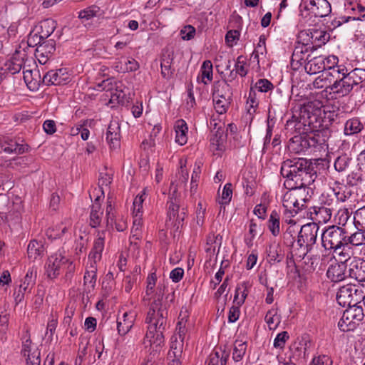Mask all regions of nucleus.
I'll use <instances>...</instances> for the list:
<instances>
[{
    "label": "nucleus",
    "mask_w": 365,
    "mask_h": 365,
    "mask_svg": "<svg viewBox=\"0 0 365 365\" xmlns=\"http://www.w3.org/2000/svg\"><path fill=\"white\" fill-rule=\"evenodd\" d=\"M317 166L303 158L287 159L282 163L280 173L285 179L284 185L289 190H296L312 184L317 177Z\"/></svg>",
    "instance_id": "f257e3e1"
},
{
    "label": "nucleus",
    "mask_w": 365,
    "mask_h": 365,
    "mask_svg": "<svg viewBox=\"0 0 365 365\" xmlns=\"http://www.w3.org/2000/svg\"><path fill=\"white\" fill-rule=\"evenodd\" d=\"M322 109L314 102H309L300 108L299 118L294 115L287 121V131L304 132L309 134L320 133L328 140V130L320 129L323 125Z\"/></svg>",
    "instance_id": "f03ea898"
},
{
    "label": "nucleus",
    "mask_w": 365,
    "mask_h": 365,
    "mask_svg": "<svg viewBox=\"0 0 365 365\" xmlns=\"http://www.w3.org/2000/svg\"><path fill=\"white\" fill-rule=\"evenodd\" d=\"M167 317L168 311L162 307L161 299L158 298L150 304L145 319L148 327L145 339L155 351L164 344L163 333L167 324Z\"/></svg>",
    "instance_id": "7ed1b4c3"
},
{
    "label": "nucleus",
    "mask_w": 365,
    "mask_h": 365,
    "mask_svg": "<svg viewBox=\"0 0 365 365\" xmlns=\"http://www.w3.org/2000/svg\"><path fill=\"white\" fill-rule=\"evenodd\" d=\"M294 135L288 141L287 148L291 153L299 154L311 148H322L325 143V137L320 133L309 134L304 132L287 131Z\"/></svg>",
    "instance_id": "20e7f679"
},
{
    "label": "nucleus",
    "mask_w": 365,
    "mask_h": 365,
    "mask_svg": "<svg viewBox=\"0 0 365 365\" xmlns=\"http://www.w3.org/2000/svg\"><path fill=\"white\" fill-rule=\"evenodd\" d=\"M334 89L343 96L365 91V69L356 68L336 81Z\"/></svg>",
    "instance_id": "39448f33"
},
{
    "label": "nucleus",
    "mask_w": 365,
    "mask_h": 365,
    "mask_svg": "<svg viewBox=\"0 0 365 365\" xmlns=\"http://www.w3.org/2000/svg\"><path fill=\"white\" fill-rule=\"evenodd\" d=\"M231 86L225 80L215 81L212 87V98L215 109L219 114L227 112L232 101Z\"/></svg>",
    "instance_id": "423d86ee"
},
{
    "label": "nucleus",
    "mask_w": 365,
    "mask_h": 365,
    "mask_svg": "<svg viewBox=\"0 0 365 365\" xmlns=\"http://www.w3.org/2000/svg\"><path fill=\"white\" fill-rule=\"evenodd\" d=\"M346 232L342 227L330 226L324 230L322 234V242L326 250H334L337 252L342 247L346 245Z\"/></svg>",
    "instance_id": "0eeeda50"
},
{
    "label": "nucleus",
    "mask_w": 365,
    "mask_h": 365,
    "mask_svg": "<svg viewBox=\"0 0 365 365\" xmlns=\"http://www.w3.org/2000/svg\"><path fill=\"white\" fill-rule=\"evenodd\" d=\"M365 312L362 306L354 304L344 311L338 322L339 329L345 332L354 330L362 322Z\"/></svg>",
    "instance_id": "6e6552de"
},
{
    "label": "nucleus",
    "mask_w": 365,
    "mask_h": 365,
    "mask_svg": "<svg viewBox=\"0 0 365 365\" xmlns=\"http://www.w3.org/2000/svg\"><path fill=\"white\" fill-rule=\"evenodd\" d=\"M346 69L342 68L341 69L339 66H330L327 71H324L322 75L318 76L313 82V86L316 88H322L326 86L327 81H329L331 83V79H329V77H333L335 78L334 83L329 86L330 90L333 93L336 94L339 97H344L345 96L339 94L338 92L334 89V86L336 83V81H339V79H341L343 76H346L348 73Z\"/></svg>",
    "instance_id": "1a4fd4ad"
},
{
    "label": "nucleus",
    "mask_w": 365,
    "mask_h": 365,
    "mask_svg": "<svg viewBox=\"0 0 365 365\" xmlns=\"http://www.w3.org/2000/svg\"><path fill=\"white\" fill-rule=\"evenodd\" d=\"M68 265L69 272L74 269L72 262L63 256L61 252H56L50 256L46 264V273L50 279L56 278L60 274V269L63 266Z\"/></svg>",
    "instance_id": "9d476101"
},
{
    "label": "nucleus",
    "mask_w": 365,
    "mask_h": 365,
    "mask_svg": "<svg viewBox=\"0 0 365 365\" xmlns=\"http://www.w3.org/2000/svg\"><path fill=\"white\" fill-rule=\"evenodd\" d=\"M330 34L321 29H309L302 31L298 36V39L305 43H309L312 50H315L317 47H321L329 41Z\"/></svg>",
    "instance_id": "9b49d317"
},
{
    "label": "nucleus",
    "mask_w": 365,
    "mask_h": 365,
    "mask_svg": "<svg viewBox=\"0 0 365 365\" xmlns=\"http://www.w3.org/2000/svg\"><path fill=\"white\" fill-rule=\"evenodd\" d=\"M311 51L309 43L298 39L291 58V67L293 70L297 71L302 66L304 67L311 56L309 53Z\"/></svg>",
    "instance_id": "f8f14e48"
},
{
    "label": "nucleus",
    "mask_w": 365,
    "mask_h": 365,
    "mask_svg": "<svg viewBox=\"0 0 365 365\" xmlns=\"http://www.w3.org/2000/svg\"><path fill=\"white\" fill-rule=\"evenodd\" d=\"M319 227L317 222H309L302 225L297 235V245H305L306 247L312 248L316 243Z\"/></svg>",
    "instance_id": "ddd939ff"
},
{
    "label": "nucleus",
    "mask_w": 365,
    "mask_h": 365,
    "mask_svg": "<svg viewBox=\"0 0 365 365\" xmlns=\"http://www.w3.org/2000/svg\"><path fill=\"white\" fill-rule=\"evenodd\" d=\"M339 255L342 257L340 258L341 262H334L331 264L327 272V277L333 282H341L347 277L346 268L348 267L349 262H346L345 259H347L349 256L345 254L343 250L339 252Z\"/></svg>",
    "instance_id": "4468645a"
},
{
    "label": "nucleus",
    "mask_w": 365,
    "mask_h": 365,
    "mask_svg": "<svg viewBox=\"0 0 365 365\" xmlns=\"http://www.w3.org/2000/svg\"><path fill=\"white\" fill-rule=\"evenodd\" d=\"M345 261L349 262V276L359 282H365V260L356 257H348Z\"/></svg>",
    "instance_id": "2eb2a0df"
},
{
    "label": "nucleus",
    "mask_w": 365,
    "mask_h": 365,
    "mask_svg": "<svg viewBox=\"0 0 365 365\" xmlns=\"http://www.w3.org/2000/svg\"><path fill=\"white\" fill-rule=\"evenodd\" d=\"M358 289L352 285L348 284L346 286L341 287L336 294V301L341 307H348L358 304L356 293Z\"/></svg>",
    "instance_id": "dca6fc26"
},
{
    "label": "nucleus",
    "mask_w": 365,
    "mask_h": 365,
    "mask_svg": "<svg viewBox=\"0 0 365 365\" xmlns=\"http://www.w3.org/2000/svg\"><path fill=\"white\" fill-rule=\"evenodd\" d=\"M305 9L315 17L320 18L328 16L331 11V4L327 0H311Z\"/></svg>",
    "instance_id": "f3484780"
},
{
    "label": "nucleus",
    "mask_w": 365,
    "mask_h": 365,
    "mask_svg": "<svg viewBox=\"0 0 365 365\" xmlns=\"http://www.w3.org/2000/svg\"><path fill=\"white\" fill-rule=\"evenodd\" d=\"M69 76L64 68L51 70L43 78V82L47 86L66 84Z\"/></svg>",
    "instance_id": "a211bd4d"
},
{
    "label": "nucleus",
    "mask_w": 365,
    "mask_h": 365,
    "mask_svg": "<svg viewBox=\"0 0 365 365\" xmlns=\"http://www.w3.org/2000/svg\"><path fill=\"white\" fill-rule=\"evenodd\" d=\"M136 314L133 312H125L122 317L117 318V330L120 336H125L132 329Z\"/></svg>",
    "instance_id": "6ab92c4d"
},
{
    "label": "nucleus",
    "mask_w": 365,
    "mask_h": 365,
    "mask_svg": "<svg viewBox=\"0 0 365 365\" xmlns=\"http://www.w3.org/2000/svg\"><path fill=\"white\" fill-rule=\"evenodd\" d=\"M120 128L117 121H111L106 132V140L110 148L120 146Z\"/></svg>",
    "instance_id": "aec40b11"
},
{
    "label": "nucleus",
    "mask_w": 365,
    "mask_h": 365,
    "mask_svg": "<svg viewBox=\"0 0 365 365\" xmlns=\"http://www.w3.org/2000/svg\"><path fill=\"white\" fill-rule=\"evenodd\" d=\"M21 46L16 49L14 54L11 58L6 61L4 67L1 68V71H4V73H10L11 74H15L19 73L23 66V58L19 56Z\"/></svg>",
    "instance_id": "412c9836"
},
{
    "label": "nucleus",
    "mask_w": 365,
    "mask_h": 365,
    "mask_svg": "<svg viewBox=\"0 0 365 365\" xmlns=\"http://www.w3.org/2000/svg\"><path fill=\"white\" fill-rule=\"evenodd\" d=\"M313 211L309 212V218L313 221L312 222H317V225L319 223H325L328 222L331 217V212L329 208L327 207H311Z\"/></svg>",
    "instance_id": "4be33fe9"
},
{
    "label": "nucleus",
    "mask_w": 365,
    "mask_h": 365,
    "mask_svg": "<svg viewBox=\"0 0 365 365\" xmlns=\"http://www.w3.org/2000/svg\"><path fill=\"white\" fill-rule=\"evenodd\" d=\"M325 58L322 56H319L309 58L307 63L304 65V70L308 74H316L320 72L327 71L325 68Z\"/></svg>",
    "instance_id": "5701e85b"
},
{
    "label": "nucleus",
    "mask_w": 365,
    "mask_h": 365,
    "mask_svg": "<svg viewBox=\"0 0 365 365\" xmlns=\"http://www.w3.org/2000/svg\"><path fill=\"white\" fill-rule=\"evenodd\" d=\"M41 81L39 71L36 68L24 70V83L31 91L38 89Z\"/></svg>",
    "instance_id": "b1692460"
},
{
    "label": "nucleus",
    "mask_w": 365,
    "mask_h": 365,
    "mask_svg": "<svg viewBox=\"0 0 365 365\" xmlns=\"http://www.w3.org/2000/svg\"><path fill=\"white\" fill-rule=\"evenodd\" d=\"M174 59L173 51L166 50L162 55L160 61L161 74L163 78H168L173 74L175 71L172 68V63Z\"/></svg>",
    "instance_id": "393cba45"
},
{
    "label": "nucleus",
    "mask_w": 365,
    "mask_h": 365,
    "mask_svg": "<svg viewBox=\"0 0 365 365\" xmlns=\"http://www.w3.org/2000/svg\"><path fill=\"white\" fill-rule=\"evenodd\" d=\"M28 352L26 364L27 365H40V351L35 345L31 344L29 339L24 342V356Z\"/></svg>",
    "instance_id": "a878e982"
},
{
    "label": "nucleus",
    "mask_w": 365,
    "mask_h": 365,
    "mask_svg": "<svg viewBox=\"0 0 365 365\" xmlns=\"http://www.w3.org/2000/svg\"><path fill=\"white\" fill-rule=\"evenodd\" d=\"M56 21L52 19L41 21L38 25L34 26V30L40 34L44 39L48 38L56 28Z\"/></svg>",
    "instance_id": "bb28decb"
},
{
    "label": "nucleus",
    "mask_w": 365,
    "mask_h": 365,
    "mask_svg": "<svg viewBox=\"0 0 365 365\" xmlns=\"http://www.w3.org/2000/svg\"><path fill=\"white\" fill-rule=\"evenodd\" d=\"M227 135L222 128H218L215 135L211 138V145L217 151L222 152L225 150Z\"/></svg>",
    "instance_id": "cd10ccee"
},
{
    "label": "nucleus",
    "mask_w": 365,
    "mask_h": 365,
    "mask_svg": "<svg viewBox=\"0 0 365 365\" xmlns=\"http://www.w3.org/2000/svg\"><path fill=\"white\" fill-rule=\"evenodd\" d=\"M175 130L176 143L180 145H185L187 140V133L188 130L186 122L182 119L178 120L175 125Z\"/></svg>",
    "instance_id": "c85d7f7f"
},
{
    "label": "nucleus",
    "mask_w": 365,
    "mask_h": 365,
    "mask_svg": "<svg viewBox=\"0 0 365 365\" xmlns=\"http://www.w3.org/2000/svg\"><path fill=\"white\" fill-rule=\"evenodd\" d=\"M364 128V125L358 118H352L346 120L344 124V133L346 135L358 134Z\"/></svg>",
    "instance_id": "c756f323"
},
{
    "label": "nucleus",
    "mask_w": 365,
    "mask_h": 365,
    "mask_svg": "<svg viewBox=\"0 0 365 365\" xmlns=\"http://www.w3.org/2000/svg\"><path fill=\"white\" fill-rule=\"evenodd\" d=\"M249 282H243L238 284L235 289V293L234 296V303L238 307L242 306L248 294L247 287Z\"/></svg>",
    "instance_id": "7c9ffc66"
},
{
    "label": "nucleus",
    "mask_w": 365,
    "mask_h": 365,
    "mask_svg": "<svg viewBox=\"0 0 365 365\" xmlns=\"http://www.w3.org/2000/svg\"><path fill=\"white\" fill-rule=\"evenodd\" d=\"M352 163V158L350 155L343 153L339 155L334 161V169L339 173H344L347 170L351 163Z\"/></svg>",
    "instance_id": "2f4dec72"
},
{
    "label": "nucleus",
    "mask_w": 365,
    "mask_h": 365,
    "mask_svg": "<svg viewBox=\"0 0 365 365\" xmlns=\"http://www.w3.org/2000/svg\"><path fill=\"white\" fill-rule=\"evenodd\" d=\"M71 226L70 220H66L62 222L61 225L56 226L55 228H49L46 231V235L51 238H59L63 236L67 231L68 227Z\"/></svg>",
    "instance_id": "473e14b6"
},
{
    "label": "nucleus",
    "mask_w": 365,
    "mask_h": 365,
    "mask_svg": "<svg viewBox=\"0 0 365 365\" xmlns=\"http://www.w3.org/2000/svg\"><path fill=\"white\" fill-rule=\"evenodd\" d=\"M104 249V237L100 236L94 242L93 247L88 255V260L99 262Z\"/></svg>",
    "instance_id": "72a5a7b5"
},
{
    "label": "nucleus",
    "mask_w": 365,
    "mask_h": 365,
    "mask_svg": "<svg viewBox=\"0 0 365 365\" xmlns=\"http://www.w3.org/2000/svg\"><path fill=\"white\" fill-rule=\"evenodd\" d=\"M104 217V210L102 207H92L90 213V225L96 228L101 225Z\"/></svg>",
    "instance_id": "f704fd0d"
},
{
    "label": "nucleus",
    "mask_w": 365,
    "mask_h": 365,
    "mask_svg": "<svg viewBox=\"0 0 365 365\" xmlns=\"http://www.w3.org/2000/svg\"><path fill=\"white\" fill-rule=\"evenodd\" d=\"M101 15V9L96 5H92L78 12V18L83 21H88L95 16Z\"/></svg>",
    "instance_id": "c9c22d12"
},
{
    "label": "nucleus",
    "mask_w": 365,
    "mask_h": 365,
    "mask_svg": "<svg viewBox=\"0 0 365 365\" xmlns=\"http://www.w3.org/2000/svg\"><path fill=\"white\" fill-rule=\"evenodd\" d=\"M267 257L270 262H279L283 259V254L279 245L271 244L267 248Z\"/></svg>",
    "instance_id": "e433bc0d"
},
{
    "label": "nucleus",
    "mask_w": 365,
    "mask_h": 365,
    "mask_svg": "<svg viewBox=\"0 0 365 365\" xmlns=\"http://www.w3.org/2000/svg\"><path fill=\"white\" fill-rule=\"evenodd\" d=\"M36 51L41 52L43 56L45 55L47 58H49V55L53 54L56 51V41L53 39H44Z\"/></svg>",
    "instance_id": "4c0bfd02"
},
{
    "label": "nucleus",
    "mask_w": 365,
    "mask_h": 365,
    "mask_svg": "<svg viewBox=\"0 0 365 365\" xmlns=\"http://www.w3.org/2000/svg\"><path fill=\"white\" fill-rule=\"evenodd\" d=\"M279 215L276 211H272L268 220L267 226L274 236H277L280 232Z\"/></svg>",
    "instance_id": "58836bf2"
},
{
    "label": "nucleus",
    "mask_w": 365,
    "mask_h": 365,
    "mask_svg": "<svg viewBox=\"0 0 365 365\" xmlns=\"http://www.w3.org/2000/svg\"><path fill=\"white\" fill-rule=\"evenodd\" d=\"M43 252V245L41 242L32 240L28 245L27 253L29 259L35 260Z\"/></svg>",
    "instance_id": "ea45409f"
},
{
    "label": "nucleus",
    "mask_w": 365,
    "mask_h": 365,
    "mask_svg": "<svg viewBox=\"0 0 365 365\" xmlns=\"http://www.w3.org/2000/svg\"><path fill=\"white\" fill-rule=\"evenodd\" d=\"M247 344L241 341H235L234 344L232 359L235 361H241L246 353Z\"/></svg>",
    "instance_id": "a19ab883"
},
{
    "label": "nucleus",
    "mask_w": 365,
    "mask_h": 365,
    "mask_svg": "<svg viewBox=\"0 0 365 365\" xmlns=\"http://www.w3.org/2000/svg\"><path fill=\"white\" fill-rule=\"evenodd\" d=\"M346 245L351 244L354 246H359L364 244V227L350 236L346 235Z\"/></svg>",
    "instance_id": "79ce46f5"
},
{
    "label": "nucleus",
    "mask_w": 365,
    "mask_h": 365,
    "mask_svg": "<svg viewBox=\"0 0 365 365\" xmlns=\"http://www.w3.org/2000/svg\"><path fill=\"white\" fill-rule=\"evenodd\" d=\"M361 171L362 170H359V168H358L348 174L346 180V184L350 186H354L362 183L364 180L362 178Z\"/></svg>",
    "instance_id": "37998d69"
},
{
    "label": "nucleus",
    "mask_w": 365,
    "mask_h": 365,
    "mask_svg": "<svg viewBox=\"0 0 365 365\" xmlns=\"http://www.w3.org/2000/svg\"><path fill=\"white\" fill-rule=\"evenodd\" d=\"M37 276V268L33 266L31 268H29L27 271L26 276L24 277V284H27V287H24V291H26L29 287L32 288L35 284Z\"/></svg>",
    "instance_id": "c03bdc74"
},
{
    "label": "nucleus",
    "mask_w": 365,
    "mask_h": 365,
    "mask_svg": "<svg viewBox=\"0 0 365 365\" xmlns=\"http://www.w3.org/2000/svg\"><path fill=\"white\" fill-rule=\"evenodd\" d=\"M97 274L94 272H86L83 277V284L88 292L93 290L96 284Z\"/></svg>",
    "instance_id": "a18cd8bd"
},
{
    "label": "nucleus",
    "mask_w": 365,
    "mask_h": 365,
    "mask_svg": "<svg viewBox=\"0 0 365 365\" xmlns=\"http://www.w3.org/2000/svg\"><path fill=\"white\" fill-rule=\"evenodd\" d=\"M44 40L43 37L41 36L40 34L34 30H31L27 38V45L29 47L34 48L35 46H39L40 43Z\"/></svg>",
    "instance_id": "49530a36"
},
{
    "label": "nucleus",
    "mask_w": 365,
    "mask_h": 365,
    "mask_svg": "<svg viewBox=\"0 0 365 365\" xmlns=\"http://www.w3.org/2000/svg\"><path fill=\"white\" fill-rule=\"evenodd\" d=\"M328 197H330L329 200H327L324 202V205H331L334 203L344 202L346 201V195L344 192H335L334 190L331 191V194L328 195Z\"/></svg>",
    "instance_id": "de8ad7c7"
},
{
    "label": "nucleus",
    "mask_w": 365,
    "mask_h": 365,
    "mask_svg": "<svg viewBox=\"0 0 365 365\" xmlns=\"http://www.w3.org/2000/svg\"><path fill=\"white\" fill-rule=\"evenodd\" d=\"M232 197V185L231 183H226L223 187L221 200L219 202L222 205L228 204Z\"/></svg>",
    "instance_id": "09e8293b"
},
{
    "label": "nucleus",
    "mask_w": 365,
    "mask_h": 365,
    "mask_svg": "<svg viewBox=\"0 0 365 365\" xmlns=\"http://www.w3.org/2000/svg\"><path fill=\"white\" fill-rule=\"evenodd\" d=\"M202 81L205 84H207V82L204 81V78H207L208 81H212V64L210 61H205L202 63Z\"/></svg>",
    "instance_id": "8fccbe9b"
},
{
    "label": "nucleus",
    "mask_w": 365,
    "mask_h": 365,
    "mask_svg": "<svg viewBox=\"0 0 365 365\" xmlns=\"http://www.w3.org/2000/svg\"><path fill=\"white\" fill-rule=\"evenodd\" d=\"M228 356L227 355L225 358L220 357L218 352H214L210 354L208 359L206 361L207 365H226Z\"/></svg>",
    "instance_id": "3c124183"
},
{
    "label": "nucleus",
    "mask_w": 365,
    "mask_h": 365,
    "mask_svg": "<svg viewBox=\"0 0 365 365\" xmlns=\"http://www.w3.org/2000/svg\"><path fill=\"white\" fill-rule=\"evenodd\" d=\"M242 185L245 190V194L246 195L252 196L254 195L257 186V183L255 180L244 178L242 181Z\"/></svg>",
    "instance_id": "603ef678"
},
{
    "label": "nucleus",
    "mask_w": 365,
    "mask_h": 365,
    "mask_svg": "<svg viewBox=\"0 0 365 365\" xmlns=\"http://www.w3.org/2000/svg\"><path fill=\"white\" fill-rule=\"evenodd\" d=\"M309 365H333V361L329 356L322 354L314 357Z\"/></svg>",
    "instance_id": "864d4df0"
},
{
    "label": "nucleus",
    "mask_w": 365,
    "mask_h": 365,
    "mask_svg": "<svg viewBox=\"0 0 365 365\" xmlns=\"http://www.w3.org/2000/svg\"><path fill=\"white\" fill-rule=\"evenodd\" d=\"M264 53H266L265 36L262 35L259 37L257 46L252 53V56H254L255 58H258L259 55H264Z\"/></svg>",
    "instance_id": "5fc2aeb1"
},
{
    "label": "nucleus",
    "mask_w": 365,
    "mask_h": 365,
    "mask_svg": "<svg viewBox=\"0 0 365 365\" xmlns=\"http://www.w3.org/2000/svg\"><path fill=\"white\" fill-rule=\"evenodd\" d=\"M255 87L259 91L264 93L268 92L269 91H271L274 88L273 84L265 78L258 80L255 83Z\"/></svg>",
    "instance_id": "6e6d98bb"
},
{
    "label": "nucleus",
    "mask_w": 365,
    "mask_h": 365,
    "mask_svg": "<svg viewBox=\"0 0 365 365\" xmlns=\"http://www.w3.org/2000/svg\"><path fill=\"white\" fill-rule=\"evenodd\" d=\"M247 106H249L247 108V112L252 115L255 112V108L258 106V102L255 98V93L252 91V88H251L249 97L247 101Z\"/></svg>",
    "instance_id": "4d7b16f0"
},
{
    "label": "nucleus",
    "mask_w": 365,
    "mask_h": 365,
    "mask_svg": "<svg viewBox=\"0 0 365 365\" xmlns=\"http://www.w3.org/2000/svg\"><path fill=\"white\" fill-rule=\"evenodd\" d=\"M142 226V218L137 216L136 217H133V227L131 230L132 238H135L136 240H140V231Z\"/></svg>",
    "instance_id": "13d9d810"
},
{
    "label": "nucleus",
    "mask_w": 365,
    "mask_h": 365,
    "mask_svg": "<svg viewBox=\"0 0 365 365\" xmlns=\"http://www.w3.org/2000/svg\"><path fill=\"white\" fill-rule=\"evenodd\" d=\"M195 29L191 25L185 26L180 30V36L182 39L185 41L191 40L195 35Z\"/></svg>",
    "instance_id": "bf43d9fd"
},
{
    "label": "nucleus",
    "mask_w": 365,
    "mask_h": 365,
    "mask_svg": "<svg viewBox=\"0 0 365 365\" xmlns=\"http://www.w3.org/2000/svg\"><path fill=\"white\" fill-rule=\"evenodd\" d=\"M289 339V334L287 331L279 333L274 340V346L275 348L283 349L287 340Z\"/></svg>",
    "instance_id": "052dcab7"
},
{
    "label": "nucleus",
    "mask_w": 365,
    "mask_h": 365,
    "mask_svg": "<svg viewBox=\"0 0 365 365\" xmlns=\"http://www.w3.org/2000/svg\"><path fill=\"white\" fill-rule=\"evenodd\" d=\"M182 344L175 341L173 343L171 349L168 352V356L170 358L180 359L182 354Z\"/></svg>",
    "instance_id": "680f3d73"
},
{
    "label": "nucleus",
    "mask_w": 365,
    "mask_h": 365,
    "mask_svg": "<svg viewBox=\"0 0 365 365\" xmlns=\"http://www.w3.org/2000/svg\"><path fill=\"white\" fill-rule=\"evenodd\" d=\"M327 108H324L322 110V114H324V116L322 117L323 123L328 122L329 123L331 124L333 122L335 121L336 118H337L338 113L334 110H327Z\"/></svg>",
    "instance_id": "e2e57ef3"
},
{
    "label": "nucleus",
    "mask_w": 365,
    "mask_h": 365,
    "mask_svg": "<svg viewBox=\"0 0 365 365\" xmlns=\"http://www.w3.org/2000/svg\"><path fill=\"white\" fill-rule=\"evenodd\" d=\"M352 210L349 212V210L346 208L341 209L338 211L337 216L339 218V224L345 225L347 221L351 216Z\"/></svg>",
    "instance_id": "0e129e2a"
},
{
    "label": "nucleus",
    "mask_w": 365,
    "mask_h": 365,
    "mask_svg": "<svg viewBox=\"0 0 365 365\" xmlns=\"http://www.w3.org/2000/svg\"><path fill=\"white\" fill-rule=\"evenodd\" d=\"M298 246L299 247L294 249L292 250V253H294V255L299 259H303L304 257L312 250V248L306 247L305 245Z\"/></svg>",
    "instance_id": "69168bd1"
},
{
    "label": "nucleus",
    "mask_w": 365,
    "mask_h": 365,
    "mask_svg": "<svg viewBox=\"0 0 365 365\" xmlns=\"http://www.w3.org/2000/svg\"><path fill=\"white\" fill-rule=\"evenodd\" d=\"M298 230L294 226H289L284 234V238L291 244L294 242L295 236L298 235Z\"/></svg>",
    "instance_id": "338daca9"
},
{
    "label": "nucleus",
    "mask_w": 365,
    "mask_h": 365,
    "mask_svg": "<svg viewBox=\"0 0 365 365\" xmlns=\"http://www.w3.org/2000/svg\"><path fill=\"white\" fill-rule=\"evenodd\" d=\"M354 220L362 225V227H365V207H361L358 209L354 215Z\"/></svg>",
    "instance_id": "774afa93"
}]
</instances>
